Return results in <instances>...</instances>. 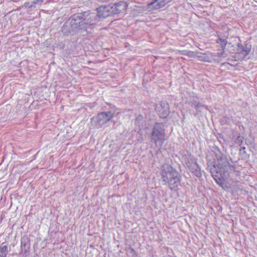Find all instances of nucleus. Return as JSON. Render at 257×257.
<instances>
[{
    "label": "nucleus",
    "mask_w": 257,
    "mask_h": 257,
    "mask_svg": "<svg viewBox=\"0 0 257 257\" xmlns=\"http://www.w3.org/2000/svg\"><path fill=\"white\" fill-rule=\"evenodd\" d=\"M99 16L95 13L85 12L74 15L69 20V22L64 25L63 30L66 28L70 27L69 32H78L80 31L85 36L90 33V30L93 28V26L99 21Z\"/></svg>",
    "instance_id": "f257e3e1"
},
{
    "label": "nucleus",
    "mask_w": 257,
    "mask_h": 257,
    "mask_svg": "<svg viewBox=\"0 0 257 257\" xmlns=\"http://www.w3.org/2000/svg\"><path fill=\"white\" fill-rule=\"evenodd\" d=\"M161 174L163 181L168 184L171 190H176L178 188L181 183V176L171 165H163Z\"/></svg>",
    "instance_id": "f03ea898"
},
{
    "label": "nucleus",
    "mask_w": 257,
    "mask_h": 257,
    "mask_svg": "<svg viewBox=\"0 0 257 257\" xmlns=\"http://www.w3.org/2000/svg\"><path fill=\"white\" fill-rule=\"evenodd\" d=\"M112 117V114L110 112H102L91 119V124L95 127L99 128L106 124Z\"/></svg>",
    "instance_id": "7ed1b4c3"
},
{
    "label": "nucleus",
    "mask_w": 257,
    "mask_h": 257,
    "mask_svg": "<svg viewBox=\"0 0 257 257\" xmlns=\"http://www.w3.org/2000/svg\"><path fill=\"white\" fill-rule=\"evenodd\" d=\"M165 132L160 124L156 123L152 133V137L156 143H160L163 145L165 140Z\"/></svg>",
    "instance_id": "20e7f679"
},
{
    "label": "nucleus",
    "mask_w": 257,
    "mask_h": 257,
    "mask_svg": "<svg viewBox=\"0 0 257 257\" xmlns=\"http://www.w3.org/2000/svg\"><path fill=\"white\" fill-rule=\"evenodd\" d=\"M173 0H154L148 4L147 7L149 11H155L165 7L168 4L172 2Z\"/></svg>",
    "instance_id": "39448f33"
},
{
    "label": "nucleus",
    "mask_w": 257,
    "mask_h": 257,
    "mask_svg": "<svg viewBox=\"0 0 257 257\" xmlns=\"http://www.w3.org/2000/svg\"><path fill=\"white\" fill-rule=\"evenodd\" d=\"M97 13L99 19L110 16L112 14V6L110 5L101 6L97 9Z\"/></svg>",
    "instance_id": "423d86ee"
},
{
    "label": "nucleus",
    "mask_w": 257,
    "mask_h": 257,
    "mask_svg": "<svg viewBox=\"0 0 257 257\" xmlns=\"http://www.w3.org/2000/svg\"><path fill=\"white\" fill-rule=\"evenodd\" d=\"M158 112L161 118H166L170 113L169 104L165 102H161L160 107L158 108Z\"/></svg>",
    "instance_id": "0eeeda50"
},
{
    "label": "nucleus",
    "mask_w": 257,
    "mask_h": 257,
    "mask_svg": "<svg viewBox=\"0 0 257 257\" xmlns=\"http://www.w3.org/2000/svg\"><path fill=\"white\" fill-rule=\"evenodd\" d=\"M214 56H215V55L213 53L211 52H207L198 55L197 58L198 60L200 61L211 63L213 60Z\"/></svg>",
    "instance_id": "6e6552de"
},
{
    "label": "nucleus",
    "mask_w": 257,
    "mask_h": 257,
    "mask_svg": "<svg viewBox=\"0 0 257 257\" xmlns=\"http://www.w3.org/2000/svg\"><path fill=\"white\" fill-rule=\"evenodd\" d=\"M128 7L126 3L121 2L116 4L113 8V14H119L121 13L124 12Z\"/></svg>",
    "instance_id": "1a4fd4ad"
},
{
    "label": "nucleus",
    "mask_w": 257,
    "mask_h": 257,
    "mask_svg": "<svg viewBox=\"0 0 257 257\" xmlns=\"http://www.w3.org/2000/svg\"><path fill=\"white\" fill-rule=\"evenodd\" d=\"M213 178L216 182L220 186H221L223 189H225L227 188V186H224V182H225V179L224 177H223L221 175H213Z\"/></svg>",
    "instance_id": "9d476101"
},
{
    "label": "nucleus",
    "mask_w": 257,
    "mask_h": 257,
    "mask_svg": "<svg viewBox=\"0 0 257 257\" xmlns=\"http://www.w3.org/2000/svg\"><path fill=\"white\" fill-rule=\"evenodd\" d=\"M217 43L219 44L222 48L221 52L220 53H217L218 57H220L223 55L224 53V49L227 44V40L225 39H223L219 37L218 40H217Z\"/></svg>",
    "instance_id": "9b49d317"
},
{
    "label": "nucleus",
    "mask_w": 257,
    "mask_h": 257,
    "mask_svg": "<svg viewBox=\"0 0 257 257\" xmlns=\"http://www.w3.org/2000/svg\"><path fill=\"white\" fill-rule=\"evenodd\" d=\"M10 249L7 245H4V243L0 246V257H7V255Z\"/></svg>",
    "instance_id": "f8f14e48"
},
{
    "label": "nucleus",
    "mask_w": 257,
    "mask_h": 257,
    "mask_svg": "<svg viewBox=\"0 0 257 257\" xmlns=\"http://www.w3.org/2000/svg\"><path fill=\"white\" fill-rule=\"evenodd\" d=\"M251 46H248V47L246 46L242 48L241 51H240V54L243 56V57H246L247 55L249 54L250 52Z\"/></svg>",
    "instance_id": "ddd939ff"
},
{
    "label": "nucleus",
    "mask_w": 257,
    "mask_h": 257,
    "mask_svg": "<svg viewBox=\"0 0 257 257\" xmlns=\"http://www.w3.org/2000/svg\"><path fill=\"white\" fill-rule=\"evenodd\" d=\"M179 53H180V54H183V51H179Z\"/></svg>",
    "instance_id": "4468645a"
}]
</instances>
